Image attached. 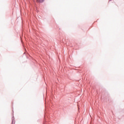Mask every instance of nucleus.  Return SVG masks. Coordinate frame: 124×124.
Masks as SVG:
<instances>
[{
    "label": "nucleus",
    "instance_id": "nucleus-2",
    "mask_svg": "<svg viewBox=\"0 0 124 124\" xmlns=\"http://www.w3.org/2000/svg\"><path fill=\"white\" fill-rule=\"evenodd\" d=\"M12 124H15V121L14 120L12 121Z\"/></svg>",
    "mask_w": 124,
    "mask_h": 124
},
{
    "label": "nucleus",
    "instance_id": "nucleus-3",
    "mask_svg": "<svg viewBox=\"0 0 124 124\" xmlns=\"http://www.w3.org/2000/svg\"><path fill=\"white\" fill-rule=\"evenodd\" d=\"M109 1H111V0H109Z\"/></svg>",
    "mask_w": 124,
    "mask_h": 124
},
{
    "label": "nucleus",
    "instance_id": "nucleus-1",
    "mask_svg": "<svg viewBox=\"0 0 124 124\" xmlns=\"http://www.w3.org/2000/svg\"><path fill=\"white\" fill-rule=\"evenodd\" d=\"M37 2H39L40 3H41L44 1V0H36Z\"/></svg>",
    "mask_w": 124,
    "mask_h": 124
}]
</instances>
